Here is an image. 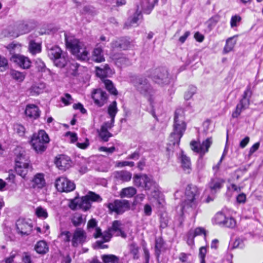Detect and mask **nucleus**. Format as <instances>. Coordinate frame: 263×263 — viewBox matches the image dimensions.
<instances>
[{"mask_svg":"<svg viewBox=\"0 0 263 263\" xmlns=\"http://www.w3.org/2000/svg\"><path fill=\"white\" fill-rule=\"evenodd\" d=\"M184 111L182 108L176 109L174 118L173 132L169 137L170 145L178 146L180 139L186 130Z\"/></svg>","mask_w":263,"mask_h":263,"instance_id":"nucleus-1","label":"nucleus"},{"mask_svg":"<svg viewBox=\"0 0 263 263\" xmlns=\"http://www.w3.org/2000/svg\"><path fill=\"white\" fill-rule=\"evenodd\" d=\"M184 111L182 108L176 109L174 118L173 132L169 137L170 145L178 146L180 139L186 130Z\"/></svg>","mask_w":263,"mask_h":263,"instance_id":"nucleus-2","label":"nucleus"},{"mask_svg":"<svg viewBox=\"0 0 263 263\" xmlns=\"http://www.w3.org/2000/svg\"><path fill=\"white\" fill-rule=\"evenodd\" d=\"M200 190L196 185L189 184L187 186L183 202V211L193 212L194 215H196V209L200 200Z\"/></svg>","mask_w":263,"mask_h":263,"instance_id":"nucleus-3","label":"nucleus"},{"mask_svg":"<svg viewBox=\"0 0 263 263\" xmlns=\"http://www.w3.org/2000/svg\"><path fill=\"white\" fill-rule=\"evenodd\" d=\"M16 158L15 159V171L23 178H25L29 170H31L29 157L23 149L18 148L15 150Z\"/></svg>","mask_w":263,"mask_h":263,"instance_id":"nucleus-4","label":"nucleus"},{"mask_svg":"<svg viewBox=\"0 0 263 263\" xmlns=\"http://www.w3.org/2000/svg\"><path fill=\"white\" fill-rule=\"evenodd\" d=\"M49 142L48 135L44 130H40L33 135L30 143L37 153H42L46 149Z\"/></svg>","mask_w":263,"mask_h":263,"instance_id":"nucleus-5","label":"nucleus"},{"mask_svg":"<svg viewBox=\"0 0 263 263\" xmlns=\"http://www.w3.org/2000/svg\"><path fill=\"white\" fill-rule=\"evenodd\" d=\"M48 56L53 61L54 65L59 68L64 67L67 64V59L62 54V51L58 46H47Z\"/></svg>","mask_w":263,"mask_h":263,"instance_id":"nucleus-6","label":"nucleus"},{"mask_svg":"<svg viewBox=\"0 0 263 263\" xmlns=\"http://www.w3.org/2000/svg\"><path fill=\"white\" fill-rule=\"evenodd\" d=\"M252 95V91L251 89V86L249 85L244 91L241 99L237 104L234 110L232 113V118L233 119L238 118L242 111L249 107Z\"/></svg>","mask_w":263,"mask_h":263,"instance_id":"nucleus-7","label":"nucleus"},{"mask_svg":"<svg viewBox=\"0 0 263 263\" xmlns=\"http://www.w3.org/2000/svg\"><path fill=\"white\" fill-rule=\"evenodd\" d=\"M131 81L137 91L144 96L151 95L153 92L151 86L144 77L134 76L132 77Z\"/></svg>","mask_w":263,"mask_h":263,"instance_id":"nucleus-8","label":"nucleus"},{"mask_svg":"<svg viewBox=\"0 0 263 263\" xmlns=\"http://www.w3.org/2000/svg\"><path fill=\"white\" fill-rule=\"evenodd\" d=\"M153 81L160 85L167 84L170 82V77L166 69L159 68L152 71V74L149 75Z\"/></svg>","mask_w":263,"mask_h":263,"instance_id":"nucleus-9","label":"nucleus"},{"mask_svg":"<svg viewBox=\"0 0 263 263\" xmlns=\"http://www.w3.org/2000/svg\"><path fill=\"white\" fill-rule=\"evenodd\" d=\"M110 213L121 214L130 208V203L126 200H115L106 204Z\"/></svg>","mask_w":263,"mask_h":263,"instance_id":"nucleus-10","label":"nucleus"},{"mask_svg":"<svg viewBox=\"0 0 263 263\" xmlns=\"http://www.w3.org/2000/svg\"><path fill=\"white\" fill-rule=\"evenodd\" d=\"M212 143V139L210 137L203 141L202 143H198L195 141H192L190 143V146L192 151L199 153L200 158H202L204 154L208 152Z\"/></svg>","mask_w":263,"mask_h":263,"instance_id":"nucleus-11","label":"nucleus"},{"mask_svg":"<svg viewBox=\"0 0 263 263\" xmlns=\"http://www.w3.org/2000/svg\"><path fill=\"white\" fill-rule=\"evenodd\" d=\"M55 185L57 190L61 192H70L74 190L76 187L73 182L64 177H60L57 178Z\"/></svg>","mask_w":263,"mask_h":263,"instance_id":"nucleus-12","label":"nucleus"},{"mask_svg":"<svg viewBox=\"0 0 263 263\" xmlns=\"http://www.w3.org/2000/svg\"><path fill=\"white\" fill-rule=\"evenodd\" d=\"M87 234L86 232L80 228H77L73 231L71 242L72 247L76 248L79 245H82L86 240Z\"/></svg>","mask_w":263,"mask_h":263,"instance_id":"nucleus-13","label":"nucleus"},{"mask_svg":"<svg viewBox=\"0 0 263 263\" xmlns=\"http://www.w3.org/2000/svg\"><path fill=\"white\" fill-rule=\"evenodd\" d=\"M66 45L72 53H78V49H83L84 43L74 36L65 34Z\"/></svg>","mask_w":263,"mask_h":263,"instance_id":"nucleus-14","label":"nucleus"},{"mask_svg":"<svg viewBox=\"0 0 263 263\" xmlns=\"http://www.w3.org/2000/svg\"><path fill=\"white\" fill-rule=\"evenodd\" d=\"M70 207L72 210L80 209L86 211L90 209L91 203L86 196H84L81 198H76L73 199Z\"/></svg>","mask_w":263,"mask_h":263,"instance_id":"nucleus-15","label":"nucleus"},{"mask_svg":"<svg viewBox=\"0 0 263 263\" xmlns=\"http://www.w3.org/2000/svg\"><path fill=\"white\" fill-rule=\"evenodd\" d=\"M17 233L22 236L29 235L32 230V226L23 219H19L16 222Z\"/></svg>","mask_w":263,"mask_h":263,"instance_id":"nucleus-16","label":"nucleus"},{"mask_svg":"<svg viewBox=\"0 0 263 263\" xmlns=\"http://www.w3.org/2000/svg\"><path fill=\"white\" fill-rule=\"evenodd\" d=\"M11 61L23 69H28L31 65V62L28 58L19 54H13L11 58Z\"/></svg>","mask_w":263,"mask_h":263,"instance_id":"nucleus-17","label":"nucleus"},{"mask_svg":"<svg viewBox=\"0 0 263 263\" xmlns=\"http://www.w3.org/2000/svg\"><path fill=\"white\" fill-rule=\"evenodd\" d=\"M92 98L95 103L98 106L101 107L106 103L108 96L106 92L101 89H98L92 92Z\"/></svg>","mask_w":263,"mask_h":263,"instance_id":"nucleus-18","label":"nucleus"},{"mask_svg":"<svg viewBox=\"0 0 263 263\" xmlns=\"http://www.w3.org/2000/svg\"><path fill=\"white\" fill-rule=\"evenodd\" d=\"M110 45L112 49L119 48L126 50L131 47L132 42L129 41V39L126 37H122L113 41Z\"/></svg>","mask_w":263,"mask_h":263,"instance_id":"nucleus-19","label":"nucleus"},{"mask_svg":"<svg viewBox=\"0 0 263 263\" xmlns=\"http://www.w3.org/2000/svg\"><path fill=\"white\" fill-rule=\"evenodd\" d=\"M109 229L113 235L116 236H121L123 238H125L127 236L126 234L123 230L122 224L119 220L114 221Z\"/></svg>","mask_w":263,"mask_h":263,"instance_id":"nucleus-20","label":"nucleus"},{"mask_svg":"<svg viewBox=\"0 0 263 263\" xmlns=\"http://www.w3.org/2000/svg\"><path fill=\"white\" fill-rule=\"evenodd\" d=\"M40 110L39 107L34 104H28L25 111L27 117L32 119H36L40 117Z\"/></svg>","mask_w":263,"mask_h":263,"instance_id":"nucleus-21","label":"nucleus"},{"mask_svg":"<svg viewBox=\"0 0 263 263\" xmlns=\"http://www.w3.org/2000/svg\"><path fill=\"white\" fill-rule=\"evenodd\" d=\"M32 187L34 189H41L45 186L46 182L44 174H36L31 180Z\"/></svg>","mask_w":263,"mask_h":263,"instance_id":"nucleus-22","label":"nucleus"},{"mask_svg":"<svg viewBox=\"0 0 263 263\" xmlns=\"http://www.w3.org/2000/svg\"><path fill=\"white\" fill-rule=\"evenodd\" d=\"M70 158L65 155H61L55 161L57 167L61 170L65 171L71 166Z\"/></svg>","mask_w":263,"mask_h":263,"instance_id":"nucleus-23","label":"nucleus"},{"mask_svg":"<svg viewBox=\"0 0 263 263\" xmlns=\"http://www.w3.org/2000/svg\"><path fill=\"white\" fill-rule=\"evenodd\" d=\"M225 181L222 178H213L209 183V187L212 192L216 193L223 186Z\"/></svg>","mask_w":263,"mask_h":263,"instance_id":"nucleus-24","label":"nucleus"},{"mask_svg":"<svg viewBox=\"0 0 263 263\" xmlns=\"http://www.w3.org/2000/svg\"><path fill=\"white\" fill-rule=\"evenodd\" d=\"M96 75L100 78H106L113 73L108 64H105L101 67H96Z\"/></svg>","mask_w":263,"mask_h":263,"instance_id":"nucleus-25","label":"nucleus"},{"mask_svg":"<svg viewBox=\"0 0 263 263\" xmlns=\"http://www.w3.org/2000/svg\"><path fill=\"white\" fill-rule=\"evenodd\" d=\"M45 88L44 83H35L29 88V92L32 96H36L42 93Z\"/></svg>","mask_w":263,"mask_h":263,"instance_id":"nucleus-26","label":"nucleus"},{"mask_svg":"<svg viewBox=\"0 0 263 263\" xmlns=\"http://www.w3.org/2000/svg\"><path fill=\"white\" fill-rule=\"evenodd\" d=\"M180 162L181 163V166L184 171L186 172L187 173H190L191 170V161L189 157H187L181 151L180 157Z\"/></svg>","mask_w":263,"mask_h":263,"instance_id":"nucleus-27","label":"nucleus"},{"mask_svg":"<svg viewBox=\"0 0 263 263\" xmlns=\"http://www.w3.org/2000/svg\"><path fill=\"white\" fill-rule=\"evenodd\" d=\"M92 60L98 63L102 62L105 61V58L103 53V50L101 47L97 46L92 52Z\"/></svg>","mask_w":263,"mask_h":263,"instance_id":"nucleus-28","label":"nucleus"},{"mask_svg":"<svg viewBox=\"0 0 263 263\" xmlns=\"http://www.w3.org/2000/svg\"><path fill=\"white\" fill-rule=\"evenodd\" d=\"M132 176L131 173L125 171H118L115 174V178L122 182L129 181L132 178Z\"/></svg>","mask_w":263,"mask_h":263,"instance_id":"nucleus-29","label":"nucleus"},{"mask_svg":"<svg viewBox=\"0 0 263 263\" xmlns=\"http://www.w3.org/2000/svg\"><path fill=\"white\" fill-rule=\"evenodd\" d=\"M34 249L37 253L41 254L46 253L49 250L47 243L44 240L38 241L35 246Z\"/></svg>","mask_w":263,"mask_h":263,"instance_id":"nucleus-30","label":"nucleus"},{"mask_svg":"<svg viewBox=\"0 0 263 263\" xmlns=\"http://www.w3.org/2000/svg\"><path fill=\"white\" fill-rule=\"evenodd\" d=\"M11 77L18 82H22L26 77V72H21L14 69H11L10 71Z\"/></svg>","mask_w":263,"mask_h":263,"instance_id":"nucleus-31","label":"nucleus"},{"mask_svg":"<svg viewBox=\"0 0 263 263\" xmlns=\"http://www.w3.org/2000/svg\"><path fill=\"white\" fill-rule=\"evenodd\" d=\"M71 221L73 226L78 227L85 223L86 218L81 214L76 213L73 216Z\"/></svg>","mask_w":263,"mask_h":263,"instance_id":"nucleus-32","label":"nucleus"},{"mask_svg":"<svg viewBox=\"0 0 263 263\" xmlns=\"http://www.w3.org/2000/svg\"><path fill=\"white\" fill-rule=\"evenodd\" d=\"M137 193L136 189L134 187H127L123 189L120 193L121 198H131L134 196Z\"/></svg>","mask_w":263,"mask_h":263,"instance_id":"nucleus-33","label":"nucleus"},{"mask_svg":"<svg viewBox=\"0 0 263 263\" xmlns=\"http://www.w3.org/2000/svg\"><path fill=\"white\" fill-rule=\"evenodd\" d=\"M164 242L161 237L157 238L155 240V254L157 259H159L160 255L164 248Z\"/></svg>","mask_w":263,"mask_h":263,"instance_id":"nucleus-34","label":"nucleus"},{"mask_svg":"<svg viewBox=\"0 0 263 263\" xmlns=\"http://www.w3.org/2000/svg\"><path fill=\"white\" fill-rule=\"evenodd\" d=\"M76 58L81 61H85L88 59L89 52L86 49V46H83V49H78V53H72Z\"/></svg>","mask_w":263,"mask_h":263,"instance_id":"nucleus-35","label":"nucleus"},{"mask_svg":"<svg viewBox=\"0 0 263 263\" xmlns=\"http://www.w3.org/2000/svg\"><path fill=\"white\" fill-rule=\"evenodd\" d=\"M147 176L145 174L135 175L134 177V182L136 186L143 187L147 179Z\"/></svg>","mask_w":263,"mask_h":263,"instance_id":"nucleus-36","label":"nucleus"},{"mask_svg":"<svg viewBox=\"0 0 263 263\" xmlns=\"http://www.w3.org/2000/svg\"><path fill=\"white\" fill-rule=\"evenodd\" d=\"M140 16H141V13L138 11L136 12L132 17L129 18L125 23V28L128 29L130 27L134 26L137 24Z\"/></svg>","mask_w":263,"mask_h":263,"instance_id":"nucleus-37","label":"nucleus"},{"mask_svg":"<svg viewBox=\"0 0 263 263\" xmlns=\"http://www.w3.org/2000/svg\"><path fill=\"white\" fill-rule=\"evenodd\" d=\"M104 263H119V258L113 254H105L101 256Z\"/></svg>","mask_w":263,"mask_h":263,"instance_id":"nucleus-38","label":"nucleus"},{"mask_svg":"<svg viewBox=\"0 0 263 263\" xmlns=\"http://www.w3.org/2000/svg\"><path fill=\"white\" fill-rule=\"evenodd\" d=\"M117 103L116 101H113L108 107V114L110 118L115 119L118 112Z\"/></svg>","mask_w":263,"mask_h":263,"instance_id":"nucleus-39","label":"nucleus"},{"mask_svg":"<svg viewBox=\"0 0 263 263\" xmlns=\"http://www.w3.org/2000/svg\"><path fill=\"white\" fill-rule=\"evenodd\" d=\"M29 49L32 54H35L41 51V45L35 42L34 41H31L29 45Z\"/></svg>","mask_w":263,"mask_h":263,"instance_id":"nucleus-40","label":"nucleus"},{"mask_svg":"<svg viewBox=\"0 0 263 263\" xmlns=\"http://www.w3.org/2000/svg\"><path fill=\"white\" fill-rule=\"evenodd\" d=\"M106 89L112 95H117L118 91L114 86L112 82L108 79L103 81Z\"/></svg>","mask_w":263,"mask_h":263,"instance_id":"nucleus-41","label":"nucleus"},{"mask_svg":"<svg viewBox=\"0 0 263 263\" xmlns=\"http://www.w3.org/2000/svg\"><path fill=\"white\" fill-rule=\"evenodd\" d=\"M58 237L64 243H69L72 236L69 231H61Z\"/></svg>","mask_w":263,"mask_h":263,"instance_id":"nucleus-42","label":"nucleus"},{"mask_svg":"<svg viewBox=\"0 0 263 263\" xmlns=\"http://www.w3.org/2000/svg\"><path fill=\"white\" fill-rule=\"evenodd\" d=\"M98 133L99 137L104 142L108 141L109 138L112 136V134L108 130L104 129V127H101Z\"/></svg>","mask_w":263,"mask_h":263,"instance_id":"nucleus-43","label":"nucleus"},{"mask_svg":"<svg viewBox=\"0 0 263 263\" xmlns=\"http://www.w3.org/2000/svg\"><path fill=\"white\" fill-rule=\"evenodd\" d=\"M87 198L89 202L91 203V202H101L102 200L101 196L96 194L92 192H89L88 193L85 195Z\"/></svg>","mask_w":263,"mask_h":263,"instance_id":"nucleus-44","label":"nucleus"},{"mask_svg":"<svg viewBox=\"0 0 263 263\" xmlns=\"http://www.w3.org/2000/svg\"><path fill=\"white\" fill-rule=\"evenodd\" d=\"M156 183L152 179L147 177V179L145 182L144 186L146 190H154L156 191Z\"/></svg>","mask_w":263,"mask_h":263,"instance_id":"nucleus-45","label":"nucleus"},{"mask_svg":"<svg viewBox=\"0 0 263 263\" xmlns=\"http://www.w3.org/2000/svg\"><path fill=\"white\" fill-rule=\"evenodd\" d=\"M203 234L205 235V231L203 228L198 227L194 230H191L189 231L190 237H195L196 236Z\"/></svg>","mask_w":263,"mask_h":263,"instance_id":"nucleus-46","label":"nucleus"},{"mask_svg":"<svg viewBox=\"0 0 263 263\" xmlns=\"http://www.w3.org/2000/svg\"><path fill=\"white\" fill-rule=\"evenodd\" d=\"M233 37H230L227 40L226 44L223 49L224 53H227L230 52L234 48L235 43L233 42Z\"/></svg>","mask_w":263,"mask_h":263,"instance_id":"nucleus-47","label":"nucleus"},{"mask_svg":"<svg viewBox=\"0 0 263 263\" xmlns=\"http://www.w3.org/2000/svg\"><path fill=\"white\" fill-rule=\"evenodd\" d=\"M197 90V88L194 86H190L189 87L187 90L185 92L184 94V99L186 100H190L193 96L196 93Z\"/></svg>","mask_w":263,"mask_h":263,"instance_id":"nucleus-48","label":"nucleus"},{"mask_svg":"<svg viewBox=\"0 0 263 263\" xmlns=\"http://www.w3.org/2000/svg\"><path fill=\"white\" fill-rule=\"evenodd\" d=\"M223 223L222 226L227 228H233L236 226V221L235 219L232 217H226Z\"/></svg>","mask_w":263,"mask_h":263,"instance_id":"nucleus-49","label":"nucleus"},{"mask_svg":"<svg viewBox=\"0 0 263 263\" xmlns=\"http://www.w3.org/2000/svg\"><path fill=\"white\" fill-rule=\"evenodd\" d=\"M35 213L37 216L40 218L45 219L48 217V213L46 210L42 207L37 208Z\"/></svg>","mask_w":263,"mask_h":263,"instance_id":"nucleus-50","label":"nucleus"},{"mask_svg":"<svg viewBox=\"0 0 263 263\" xmlns=\"http://www.w3.org/2000/svg\"><path fill=\"white\" fill-rule=\"evenodd\" d=\"M226 218V217L222 213H218L215 216V221L216 223L220 226H222L223 224L224 223V221H225V219Z\"/></svg>","mask_w":263,"mask_h":263,"instance_id":"nucleus-51","label":"nucleus"},{"mask_svg":"<svg viewBox=\"0 0 263 263\" xmlns=\"http://www.w3.org/2000/svg\"><path fill=\"white\" fill-rule=\"evenodd\" d=\"M19 34H23L29 31L28 25L25 23L20 24L17 27Z\"/></svg>","mask_w":263,"mask_h":263,"instance_id":"nucleus-52","label":"nucleus"},{"mask_svg":"<svg viewBox=\"0 0 263 263\" xmlns=\"http://www.w3.org/2000/svg\"><path fill=\"white\" fill-rule=\"evenodd\" d=\"M169 221L168 217L166 214H162L160 217V227L164 229L166 228Z\"/></svg>","mask_w":263,"mask_h":263,"instance_id":"nucleus-53","label":"nucleus"},{"mask_svg":"<svg viewBox=\"0 0 263 263\" xmlns=\"http://www.w3.org/2000/svg\"><path fill=\"white\" fill-rule=\"evenodd\" d=\"M116 63L121 66H126L130 64L129 59L123 56L117 59Z\"/></svg>","mask_w":263,"mask_h":263,"instance_id":"nucleus-54","label":"nucleus"},{"mask_svg":"<svg viewBox=\"0 0 263 263\" xmlns=\"http://www.w3.org/2000/svg\"><path fill=\"white\" fill-rule=\"evenodd\" d=\"M8 67V60L4 57L0 55V71H3Z\"/></svg>","mask_w":263,"mask_h":263,"instance_id":"nucleus-55","label":"nucleus"},{"mask_svg":"<svg viewBox=\"0 0 263 263\" xmlns=\"http://www.w3.org/2000/svg\"><path fill=\"white\" fill-rule=\"evenodd\" d=\"M241 17L239 15H235L234 16H232L230 21V25L232 28H234V27H236L238 26V24L241 21Z\"/></svg>","mask_w":263,"mask_h":263,"instance_id":"nucleus-56","label":"nucleus"},{"mask_svg":"<svg viewBox=\"0 0 263 263\" xmlns=\"http://www.w3.org/2000/svg\"><path fill=\"white\" fill-rule=\"evenodd\" d=\"M112 235L113 234L112 233V232L110 231V229L108 228L107 231H105L103 233H102L101 237L103 239V241L105 242H108L110 240Z\"/></svg>","mask_w":263,"mask_h":263,"instance_id":"nucleus-57","label":"nucleus"},{"mask_svg":"<svg viewBox=\"0 0 263 263\" xmlns=\"http://www.w3.org/2000/svg\"><path fill=\"white\" fill-rule=\"evenodd\" d=\"M245 247L244 240L242 238H237L233 243V248H243Z\"/></svg>","mask_w":263,"mask_h":263,"instance_id":"nucleus-58","label":"nucleus"},{"mask_svg":"<svg viewBox=\"0 0 263 263\" xmlns=\"http://www.w3.org/2000/svg\"><path fill=\"white\" fill-rule=\"evenodd\" d=\"M61 101L65 105H68L71 103L72 98L70 94L67 93L61 97Z\"/></svg>","mask_w":263,"mask_h":263,"instance_id":"nucleus-59","label":"nucleus"},{"mask_svg":"<svg viewBox=\"0 0 263 263\" xmlns=\"http://www.w3.org/2000/svg\"><path fill=\"white\" fill-rule=\"evenodd\" d=\"M206 254V249L205 247H202L200 248L199 256L200 259V263H205L204 259Z\"/></svg>","mask_w":263,"mask_h":263,"instance_id":"nucleus-60","label":"nucleus"},{"mask_svg":"<svg viewBox=\"0 0 263 263\" xmlns=\"http://www.w3.org/2000/svg\"><path fill=\"white\" fill-rule=\"evenodd\" d=\"M94 13L93 7L90 6H84L82 10V13L84 14H93Z\"/></svg>","mask_w":263,"mask_h":263,"instance_id":"nucleus-61","label":"nucleus"},{"mask_svg":"<svg viewBox=\"0 0 263 263\" xmlns=\"http://www.w3.org/2000/svg\"><path fill=\"white\" fill-rule=\"evenodd\" d=\"M97 226V221L94 218L90 219L87 223V229L88 231H90L91 229L96 228Z\"/></svg>","mask_w":263,"mask_h":263,"instance_id":"nucleus-62","label":"nucleus"},{"mask_svg":"<svg viewBox=\"0 0 263 263\" xmlns=\"http://www.w3.org/2000/svg\"><path fill=\"white\" fill-rule=\"evenodd\" d=\"M115 119L111 118V120L109 122H105L101 127H104V129L108 130L111 129L114 125Z\"/></svg>","mask_w":263,"mask_h":263,"instance_id":"nucleus-63","label":"nucleus"},{"mask_svg":"<svg viewBox=\"0 0 263 263\" xmlns=\"http://www.w3.org/2000/svg\"><path fill=\"white\" fill-rule=\"evenodd\" d=\"M21 47V45L17 43H12L10 44H9L6 48L9 50L10 52H12L13 50H14L15 49H20Z\"/></svg>","mask_w":263,"mask_h":263,"instance_id":"nucleus-64","label":"nucleus"}]
</instances>
